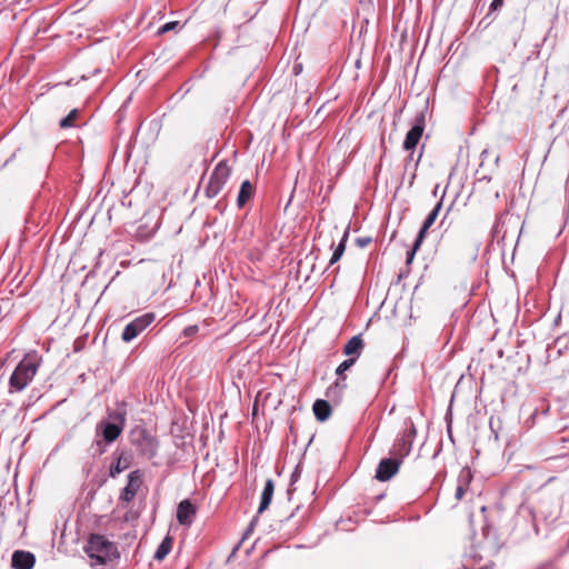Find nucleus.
I'll use <instances>...</instances> for the list:
<instances>
[{
	"instance_id": "1",
	"label": "nucleus",
	"mask_w": 569,
	"mask_h": 569,
	"mask_svg": "<svg viewBox=\"0 0 569 569\" xmlns=\"http://www.w3.org/2000/svg\"><path fill=\"white\" fill-rule=\"evenodd\" d=\"M43 363V356L38 350L26 352L9 378V392L23 391L34 379Z\"/></svg>"
},
{
	"instance_id": "2",
	"label": "nucleus",
	"mask_w": 569,
	"mask_h": 569,
	"mask_svg": "<svg viewBox=\"0 0 569 569\" xmlns=\"http://www.w3.org/2000/svg\"><path fill=\"white\" fill-rule=\"evenodd\" d=\"M106 413L107 417L96 425V437L104 439V442L113 443L126 428L128 402L126 400L117 401L113 409L107 408Z\"/></svg>"
},
{
	"instance_id": "3",
	"label": "nucleus",
	"mask_w": 569,
	"mask_h": 569,
	"mask_svg": "<svg viewBox=\"0 0 569 569\" xmlns=\"http://www.w3.org/2000/svg\"><path fill=\"white\" fill-rule=\"evenodd\" d=\"M83 549L88 557L96 559L99 565H106L120 557L117 546L100 533H90Z\"/></svg>"
},
{
	"instance_id": "4",
	"label": "nucleus",
	"mask_w": 569,
	"mask_h": 569,
	"mask_svg": "<svg viewBox=\"0 0 569 569\" xmlns=\"http://www.w3.org/2000/svg\"><path fill=\"white\" fill-rule=\"evenodd\" d=\"M130 443L136 448L138 456L141 458L151 460L158 453V438L143 426H136L131 429Z\"/></svg>"
},
{
	"instance_id": "5",
	"label": "nucleus",
	"mask_w": 569,
	"mask_h": 569,
	"mask_svg": "<svg viewBox=\"0 0 569 569\" xmlns=\"http://www.w3.org/2000/svg\"><path fill=\"white\" fill-rule=\"evenodd\" d=\"M515 200L511 199L507 204L506 209L496 218L495 224L492 227L491 233L492 238L505 240L508 234L515 236L519 232L520 229V216L513 214L511 210L513 209Z\"/></svg>"
},
{
	"instance_id": "6",
	"label": "nucleus",
	"mask_w": 569,
	"mask_h": 569,
	"mask_svg": "<svg viewBox=\"0 0 569 569\" xmlns=\"http://www.w3.org/2000/svg\"><path fill=\"white\" fill-rule=\"evenodd\" d=\"M231 172L232 169L229 166L228 160L219 161L213 168L204 187V196L209 199L217 197L228 182Z\"/></svg>"
},
{
	"instance_id": "7",
	"label": "nucleus",
	"mask_w": 569,
	"mask_h": 569,
	"mask_svg": "<svg viewBox=\"0 0 569 569\" xmlns=\"http://www.w3.org/2000/svg\"><path fill=\"white\" fill-rule=\"evenodd\" d=\"M426 114H427V107H423L415 116L413 124L406 134L402 147L406 151H410V154L406 159L407 163H409L413 160V151L422 138V134H423V131L426 128Z\"/></svg>"
},
{
	"instance_id": "8",
	"label": "nucleus",
	"mask_w": 569,
	"mask_h": 569,
	"mask_svg": "<svg viewBox=\"0 0 569 569\" xmlns=\"http://www.w3.org/2000/svg\"><path fill=\"white\" fill-rule=\"evenodd\" d=\"M405 426V429L399 433L390 450V455L399 458L401 461L411 452L413 440L417 437V428L411 419L406 421Z\"/></svg>"
},
{
	"instance_id": "9",
	"label": "nucleus",
	"mask_w": 569,
	"mask_h": 569,
	"mask_svg": "<svg viewBox=\"0 0 569 569\" xmlns=\"http://www.w3.org/2000/svg\"><path fill=\"white\" fill-rule=\"evenodd\" d=\"M356 363L355 359L343 360L336 369L337 379L326 390V397L335 402H339L342 398L343 391L347 389L346 371Z\"/></svg>"
},
{
	"instance_id": "10",
	"label": "nucleus",
	"mask_w": 569,
	"mask_h": 569,
	"mask_svg": "<svg viewBox=\"0 0 569 569\" xmlns=\"http://www.w3.org/2000/svg\"><path fill=\"white\" fill-rule=\"evenodd\" d=\"M154 319L156 317L152 312H148L134 318L124 327L121 333L122 341L130 342L136 339L154 321Z\"/></svg>"
},
{
	"instance_id": "11",
	"label": "nucleus",
	"mask_w": 569,
	"mask_h": 569,
	"mask_svg": "<svg viewBox=\"0 0 569 569\" xmlns=\"http://www.w3.org/2000/svg\"><path fill=\"white\" fill-rule=\"evenodd\" d=\"M441 206H442V200L438 201V203L435 206V208L430 211V213L427 216V218L425 219L418 234H417V238L412 244V248L407 252V263H410L416 254V252L419 250V248L421 247L425 238H426V234L428 232V230L430 229V227L435 223L438 214H439V211L441 209Z\"/></svg>"
},
{
	"instance_id": "12",
	"label": "nucleus",
	"mask_w": 569,
	"mask_h": 569,
	"mask_svg": "<svg viewBox=\"0 0 569 569\" xmlns=\"http://www.w3.org/2000/svg\"><path fill=\"white\" fill-rule=\"evenodd\" d=\"M401 463L402 461L395 456L381 459L376 469L375 478L382 482L390 480L397 475Z\"/></svg>"
},
{
	"instance_id": "13",
	"label": "nucleus",
	"mask_w": 569,
	"mask_h": 569,
	"mask_svg": "<svg viewBox=\"0 0 569 569\" xmlns=\"http://www.w3.org/2000/svg\"><path fill=\"white\" fill-rule=\"evenodd\" d=\"M132 462V455L126 450L116 451L113 453V462L109 468V477L116 478L122 471L128 469Z\"/></svg>"
},
{
	"instance_id": "14",
	"label": "nucleus",
	"mask_w": 569,
	"mask_h": 569,
	"mask_svg": "<svg viewBox=\"0 0 569 569\" xmlns=\"http://www.w3.org/2000/svg\"><path fill=\"white\" fill-rule=\"evenodd\" d=\"M196 515L197 508L189 499L180 501L177 508V521L181 526H190Z\"/></svg>"
},
{
	"instance_id": "15",
	"label": "nucleus",
	"mask_w": 569,
	"mask_h": 569,
	"mask_svg": "<svg viewBox=\"0 0 569 569\" xmlns=\"http://www.w3.org/2000/svg\"><path fill=\"white\" fill-rule=\"evenodd\" d=\"M36 565V556L26 550H16L11 557L13 569H32Z\"/></svg>"
},
{
	"instance_id": "16",
	"label": "nucleus",
	"mask_w": 569,
	"mask_h": 569,
	"mask_svg": "<svg viewBox=\"0 0 569 569\" xmlns=\"http://www.w3.org/2000/svg\"><path fill=\"white\" fill-rule=\"evenodd\" d=\"M473 479L471 469L469 467H463L457 479V488L455 492V497L457 500H461L466 492L469 490L470 483Z\"/></svg>"
},
{
	"instance_id": "17",
	"label": "nucleus",
	"mask_w": 569,
	"mask_h": 569,
	"mask_svg": "<svg viewBox=\"0 0 569 569\" xmlns=\"http://www.w3.org/2000/svg\"><path fill=\"white\" fill-rule=\"evenodd\" d=\"M567 351H569V333L566 332L559 337H557L551 345L547 348V358L550 360L552 358V353L555 352V359L561 357Z\"/></svg>"
},
{
	"instance_id": "18",
	"label": "nucleus",
	"mask_w": 569,
	"mask_h": 569,
	"mask_svg": "<svg viewBox=\"0 0 569 569\" xmlns=\"http://www.w3.org/2000/svg\"><path fill=\"white\" fill-rule=\"evenodd\" d=\"M365 348L363 340L361 336H353L348 342L343 346V353L349 357V359L358 360L361 356L362 350Z\"/></svg>"
},
{
	"instance_id": "19",
	"label": "nucleus",
	"mask_w": 569,
	"mask_h": 569,
	"mask_svg": "<svg viewBox=\"0 0 569 569\" xmlns=\"http://www.w3.org/2000/svg\"><path fill=\"white\" fill-rule=\"evenodd\" d=\"M254 193V184L249 180L242 181L237 197V207L239 209L244 208V206L253 198Z\"/></svg>"
},
{
	"instance_id": "20",
	"label": "nucleus",
	"mask_w": 569,
	"mask_h": 569,
	"mask_svg": "<svg viewBox=\"0 0 569 569\" xmlns=\"http://www.w3.org/2000/svg\"><path fill=\"white\" fill-rule=\"evenodd\" d=\"M312 409L317 420L320 422L326 421L332 412L329 401L323 399H317L313 402Z\"/></svg>"
},
{
	"instance_id": "21",
	"label": "nucleus",
	"mask_w": 569,
	"mask_h": 569,
	"mask_svg": "<svg viewBox=\"0 0 569 569\" xmlns=\"http://www.w3.org/2000/svg\"><path fill=\"white\" fill-rule=\"evenodd\" d=\"M273 491H274V482L272 479H268L264 483V488L261 493L258 513H261L268 509V507L270 506L271 500H272Z\"/></svg>"
},
{
	"instance_id": "22",
	"label": "nucleus",
	"mask_w": 569,
	"mask_h": 569,
	"mask_svg": "<svg viewBox=\"0 0 569 569\" xmlns=\"http://www.w3.org/2000/svg\"><path fill=\"white\" fill-rule=\"evenodd\" d=\"M173 546V537L167 535L161 543L158 546L153 559L157 561H162L171 551Z\"/></svg>"
},
{
	"instance_id": "23",
	"label": "nucleus",
	"mask_w": 569,
	"mask_h": 569,
	"mask_svg": "<svg viewBox=\"0 0 569 569\" xmlns=\"http://www.w3.org/2000/svg\"><path fill=\"white\" fill-rule=\"evenodd\" d=\"M128 482L124 488H129V490H133L138 493L140 487L143 483V473L140 469L131 471L128 477Z\"/></svg>"
},
{
	"instance_id": "24",
	"label": "nucleus",
	"mask_w": 569,
	"mask_h": 569,
	"mask_svg": "<svg viewBox=\"0 0 569 569\" xmlns=\"http://www.w3.org/2000/svg\"><path fill=\"white\" fill-rule=\"evenodd\" d=\"M348 237H349V227L345 230L343 232V236L340 240V242L338 243V246L336 247L332 256H331V259H330V262L329 264H335L336 262H338L340 260V258L342 257L345 250H346V244H347V241H348Z\"/></svg>"
},
{
	"instance_id": "25",
	"label": "nucleus",
	"mask_w": 569,
	"mask_h": 569,
	"mask_svg": "<svg viewBox=\"0 0 569 569\" xmlns=\"http://www.w3.org/2000/svg\"><path fill=\"white\" fill-rule=\"evenodd\" d=\"M80 111L78 109H72L68 116L62 118L59 122L60 129H69L76 126V121L78 120Z\"/></svg>"
},
{
	"instance_id": "26",
	"label": "nucleus",
	"mask_w": 569,
	"mask_h": 569,
	"mask_svg": "<svg viewBox=\"0 0 569 569\" xmlns=\"http://www.w3.org/2000/svg\"><path fill=\"white\" fill-rule=\"evenodd\" d=\"M182 28H183V24L180 23V21H170V22L164 23L157 30V36H162L169 31H174L177 33L180 30H182Z\"/></svg>"
},
{
	"instance_id": "27",
	"label": "nucleus",
	"mask_w": 569,
	"mask_h": 569,
	"mask_svg": "<svg viewBox=\"0 0 569 569\" xmlns=\"http://www.w3.org/2000/svg\"><path fill=\"white\" fill-rule=\"evenodd\" d=\"M109 445H111V442H104V439L97 438L92 443V448L94 449L96 455L102 456L107 451Z\"/></svg>"
},
{
	"instance_id": "28",
	"label": "nucleus",
	"mask_w": 569,
	"mask_h": 569,
	"mask_svg": "<svg viewBox=\"0 0 569 569\" xmlns=\"http://www.w3.org/2000/svg\"><path fill=\"white\" fill-rule=\"evenodd\" d=\"M137 493L133 490H129V488H123L120 492L119 500L121 502L129 503L134 499Z\"/></svg>"
},
{
	"instance_id": "29",
	"label": "nucleus",
	"mask_w": 569,
	"mask_h": 569,
	"mask_svg": "<svg viewBox=\"0 0 569 569\" xmlns=\"http://www.w3.org/2000/svg\"><path fill=\"white\" fill-rule=\"evenodd\" d=\"M503 6V0H492L489 7V12L485 17V19H489L491 14L498 10H500Z\"/></svg>"
},
{
	"instance_id": "30",
	"label": "nucleus",
	"mask_w": 569,
	"mask_h": 569,
	"mask_svg": "<svg viewBox=\"0 0 569 569\" xmlns=\"http://www.w3.org/2000/svg\"><path fill=\"white\" fill-rule=\"evenodd\" d=\"M199 332V327L198 325H190L188 327H186L183 330H182V336L184 338H191L193 336H196L197 333Z\"/></svg>"
},
{
	"instance_id": "31",
	"label": "nucleus",
	"mask_w": 569,
	"mask_h": 569,
	"mask_svg": "<svg viewBox=\"0 0 569 569\" xmlns=\"http://www.w3.org/2000/svg\"><path fill=\"white\" fill-rule=\"evenodd\" d=\"M371 242H372V238L371 237H359V238L356 239V244L359 248H366Z\"/></svg>"
},
{
	"instance_id": "32",
	"label": "nucleus",
	"mask_w": 569,
	"mask_h": 569,
	"mask_svg": "<svg viewBox=\"0 0 569 569\" xmlns=\"http://www.w3.org/2000/svg\"><path fill=\"white\" fill-rule=\"evenodd\" d=\"M527 510H528L529 516L532 519H536L539 513L540 515L542 513L538 507H530V508H527Z\"/></svg>"
},
{
	"instance_id": "33",
	"label": "nucleus",
	"mask_w": 569,
	"mask_h": 569,
	"mask_svg": "<svg viewBox=\"0 0 569 569\" xmlns=\"http://www.w3.org/2000/svg\"><path fill=\"white\" fill-rule=\"evenodd\" d=\"M242 569H260V566L258 562H250L247 566H244Z\"/></svg>"
},
{
	"instance_id": "34",
	"label": "nucleus",
	"mask_w": 569,
	"mask_h": 569,
	"mask_svg": "<svg viewBox=\"0 0 569 569\" xmlns=\"http://www.w3.org/2000/svg\"><path fill=\"white\" fill-rule=\"evenodd\" d=\"M383 497H385V493H380V495H377V496H375L373 498H371V500H372V502H373V503H377V502H379Z\"/></svg>"
},
{
	"instance_id": "35",
	"label": "nucleus",
	"mask_w": 569,
	"mask_h": 569,
	"mask_svg": "<svg viewBox=\"0 0 569 569\" xmlns=\"http://www.w3.org/2000/svg\"><path fill=\"white\" fill-rule=\"evenodd\" d=\"M482 530H483V536H485V537H488V535H489V530H490V527L487 525V526H485V527H483V529H482Z\"/></svg>"
},
{
	"instance_id": "36",
	"label": "nucleus",
	"mask_w": 569,
	"mask_h": 569,
	"mask_svg": "<svg viewBox=\"0 0 569 569\" xmlns=\"http://www.w3.org/2000/svg\"><path fill=\"white\" fill-rule=\"evenodd\" d=\"M560 319H561V316H560V315H558V317L556 318L555 322H556V323H559Z\"/></svg>"
},
{
	"instance_id": "37",
	"label": "nucleus",
	"mask_w": 569,
	"mask_h": 569,
	"mask_svg": "<svg viewBox=\"0 0 569 569\" xmlns=\"http://www.w3.org/2000/svg\"><path fill=\"white\" fill-rule=\"evenodd\" d=\"M422 158V153L419 154L418 159H417V162H419V160Z\"/></svg>"
},
{
	"instance_id": "38",
	"label": "nucleus",
	"mask_w": 569,
	"mask_h": 569,
	"mask_svg": "<svg viewBox=\"0 0 569 569\" xmlns=\"http://www.w3.org/2000/svg\"><path fill=\"white\" fill-rule=\"evenodd\" d=\"M256 411H257V407L253 406V415H256Z\"/></svg>"
}]
</instances>
